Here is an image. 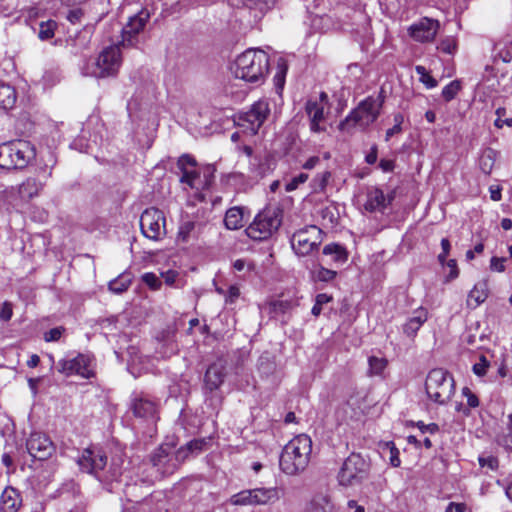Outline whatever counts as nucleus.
Wrapping results in <instances>:
<instances>
[{
  "mask_svg": "<svg viewBox=\"0 0 512 512\" xmlns=\"http://www.w3.org/2000/svg\"><path fill=\"white\" fill-rule=\"evenodd\" d=\"M268 71V54L253 48L247 49L236 58L233 69L236 78L255 84L263 83Z\"/></svg>",
  "mask_w": 512,
  "mask_h": 512,
  "instance_id": "1",
  "label": "nucleus"
},
{
  "mask_svg": "<svg viewBox=\"0 0 512 512\" xmlns=\"http://www.w3.org/2000/svg\"><path fill=\"white\" fill-rule=\"evenodd\" d=\"M186 458L187 453L185 449H179L174 453L171 447L160 446L151 456L150 462L152 467L149 473L144 474L147 464L138 467V470L141 471L140 482L152 484L157 479L172 474Z\"/></svg>",
  "mask_w": 512,
  "mask_h": 512,
  "instance_id": "2",
  "label": "nucleus"
},
{
  "mask_svg": "<svg viewBox=\"0 0 512 512\" xmlns=\"http://www.w3.org/2000/svg\"><path fill=\"white\" fill-rule=\"evenodd\" d=\"M312 440L300 434L290 440L280 456V468L287 475H296L306 469L310 461Z\"/></svg>",
  "mask_w": 512,
  "mask_h": 512,
  "instance_id": "3",
  "label": "nucleus"
},
{
  "mask_svg": "<svg viewBox=\"0 0 512 512\" xmlns=\"http://www.w3.org/2000/svg\"><path fill=\"white\" fill-rule=\"evenodd\" d=\"M130 462L126 463L122 454H115L112 456L109 465H107L102 471L101 476H98V480L101 483L112 485L113 483H123L125 486L124 492L126 496H131L130 490L140 482V470L134 473L128 469Z\"/></svg>",
  "mask_w": 512,
  "mask_h": 512,
  "instance_id": "4",
  "label": "nucleus"
},
{
  "mask_svg": "<svg viewBox=\"0 0 512 512\" xmlns=\"http://www.w3.org/2000/svg\"><path fill=\"white\" fill-rule=\"evenodd\" d=\"M35 157V147L29 141L13 140L0 144V168L23 169Z\"/></svg>",
  "mask_w": 512,
  "mask_h": 512,
  "instance_id": "5",
  "label": "nucleus"
},
{
  "mask_svg": "<svg viewBox=\"0 0 512 512\" xmlns=\"http://www.w3.org/2000/svg\"><path fill=\"white\" fill-rule=\"evenodd\" d=\"M425 390L431 401L444 405L454 395V379L448 371L442 368L432 369L426 377Z\"/></svg>",
  "mask_w": 512,
  "mask_h": 512,
  "instance_id": "6",
  "label": "nucleus"
},
{
  "mask_svg": "<svg viewBox=\"0 0 512 512\" xmlns=\"http://www.w3.org/2000/svg\"><path fill=\"white\" fill-rule=\"evenodd\" d=\"M281 223V210L276 207H267L256 215L254 221L247 227L246 233L253 240H265L278 230Z\"/></svg>",
  "mask_w": 512,
  "mask_h": 512,
  "instance_id": "7",
  "label": "nucleus"
},
{
  "mask_svg": "<svg viewBox=\"0 0 512 512\" xmlns=\"http://www.w3.org/2000/svg\"><path fill=\"white\" fill-rule=\"evenodd\" d=\"M380 111L366 98L354 108L339 124V129L350 132L353 128L366 129L373 124Z\"/></svg>",
  "mask_w": 512,
  "mask_h": 512,
  "instance_id": "8",
  "label": "nucleus"
},
{
  "mask_svg": "<svg viewBox=\"0 0 512 512\" xmlns=\"http://www.w3.org/2000/svg\"><path fill=\"white\" fill-rule=\"evenodd\" d=\"M280 499V490L277 487H259L242 490L229 499L234 506H260L274 503Z\"/></svg>",
  "mask_w": 512,
  "mask_h": 512,
  "instance_id": "9",
  "label": "nucleus"
},
{
  "mask_svg": "<svg viewBox=\"0 0 512 512\" xmlns=\"http://www.w3.org/2000/svg\"><path fill=\"white\" fill-rule=\"evenodd\" d=\"M369 464L357 453H352L344 461L338 473V482L341 486H354L361 483L368 476Z\"/></svg>",
  "mask_w": 512,
  "mask_h": 512,
  "instance_id": "10",
  "label": "nucleus"
},
{
  "mask_svg": "<svg viewBox=\"0 0 512 512\" xmlns=\"http://www.w3.org/2000/svg\"><path fill=\"white\" fill-rule=\"evenodd\" d=\"M270 114L269 104L265 100L254 103L246 112L237 116L236 124L243 132L255 135Z\"/></svg>",
  "mask_w": 512,
  "mask_h": 512,
  "instance_id": "11",
  "label": "nucleus"
},
{
  "mask_svg": "<svg viewBox=\"0 0 512 512\" xmlns=\"http://www.w3.org/2000/svg\"><path fill=\"white\" fill-rule=\"evenodd\" d=\"M322 243V230L315 225L296 231L291 237V246L299 256H306L318 249Z\"/></svg>",
  "mask_w": 512,
  "mask_h": 512,
  "instance_id": "12",
  "label": "nucleus"
},
{
  "mask_svg": "<svg viewBox=\"0 0 512 512\" xmlns=\"http://www.w3.org/2000/svg\"><path fill=\"white\" fill-rule=\"evenodd\" d=\"M121 61L119 45L109 46L99 54L90 74L96 78L113 76L118 72Z\"/></svg>",
  "mask_w": 512,
  "mask_h": 512,
  "instance_id": "13",
  "label": "nucleus"
},
{
  "mask_svg": "<svg viewBox=\"0 0 512 512\" xmlns=\"http://www.w3.org/2000/svg\"><path fill=\"white\" fill-rule=\"evenodd\" d=\"M166 219L162 211L156 208L146 209L140 217L143 235L151 240H159L166 235Z\"/></svg>",
  "mask_w": 512,
  "mask_h": 512,
  "instance_id": "14",
  "label": "nucleus"
},
{
  "mask_svg": "<svg viewBox=\"0 0 512 512\" xmlns=\"http://www.w3.org/2000/svg\"><path fill=\"white\" fill-rule=\"evenodd\" d=\"M91 363L89 355L79 353L76 356H67L59 360L56 368L65 376L79 375L88 379L94 375Z\"/></svg>",
  "mask_w": 512,
  "mask_h": 512,
  "instance_id": "15",
  "label": "nucleus"
},
{
  "mask_svg": "<svg viewBox=\"0 0 512 512\" xmlns=\"http://www.w3.org/2000/svg\"><path fill=\"white\" fill-rule=\"evenodd\" d=\"M77 464L82 472L91 474L98 479L107 466V457L100 448L88 447L78 457Z\"/></svg>",
  "mask_w": 512,
  "mask_h": 512,
  "instance_id": "16",
  "label": "nucleus"
},
{
  "mask_svg": "<svg viewBox=\"0 0 512 512\" xmlns=\"http://www.w3.org/2000/svg\"><path fill=\"white\" fill-rule=\"evenodd\" d=\"M150 19V12L142 9L137 14L129 17L127 24L121 29L122 46H135L138 42L137 35L143 31L146 23Z\"/></svg>",
  "mask_w": 512,
  "mask_h": 512,
  "instance_id": "17",
  "label": "nucleus"
},
{
  "mask_svg": "<svg viewBox=\"0 0 512 512\" xmlns=\"http://www.w3.org/2000/svg\"><path fill=\"white\" fill-rule=\"evenodd\" d=\"M26 448L28 453L37 460H46L55 452V446L50 438L43 433H31L27 439Z\"/></svg>",
  "mask_w": 512,
  "mask_h": 512,
  "instance_id": "18",
  "label": "nucleus"
},
{
  "mask_svg": "<svg viewBox=\"0 0 512 512\" xmlns=\"http://www.w3.org/2000/svg\"><path fill=\"white\" fill-rule=\"evenodd\" d=\"M196 165L195 158L189 154L182 155L177 162V167L181 171L180 181L190 188L199 190L201 187L200 172L196 170Z\"/></svg>",
  "mask_w": 512,
  "mask_h": 512,
  "instance_id": "19",
  "label": "nucleus"
},
{
  "mask_svg": "<svg viewBox=\"0 0 512 512\" xmlns=\"http://www.w3.org/2000/svg\"><path fill=\"white\" fill-rule=\"evenodd\" d=\"M439 29V22L430 18H422L409 28V35L417 42L433 41Z\"/></svg>",
  "mask_w": 512,
  "mask_h": 512,
  "instance_id": "20",
  "label": "nucleus"
},
{
  "mask_svg": "<svg viewBox=\"0 0 512 512\" xmlns=\"http://www.w3.org/2000/svg\"><path fill=\"white\" fill-rule=\"evenodd\" d=\"M325 105L323 103H316L312 99L306 103V113L310 119V130L314 133L325 131V126L322 124L325 121Z\"/></svg>",
  "mask_w": 512,
  "mask_h": 512,
  "instance_id": "21",
  "label": "nucleus"
},
{
  "mask_svg": "<svg viewBox=\"0 0 512 512\" xmlns=\"http://www.w3.org/2000/svg\"><path fill=\"white\" fill-rule=\"evenodd\" d=\"M364 204L365 210L369 212H383L384 209L393 200V195L385 196L384 192L378 187L368 189Z\"/></svg>",
  "mask_w": 512,
  "mask_h": 512,
  "instance_id": "22",
  "label": "nucleus"
},
{
  "mask_svg": "<svg viewBox=\"0 0 512 512\" xmlns=\"http://www.w3.org/2000/svg\"><path fill=\"white\" fill-rule=\"evenodd\" d=\"M131 407L134 415L140 418H153L157 412L156 402L145 394L136 396Z\"/></svg>",
  "mask_w": 512,
  "mask_h": 512,
  "instance_id": "23",
  "label": "nucleus"
},
{
  "mask_svg": "<svg viewBox=\"0 0 512 512\" xmlns=\"http://www.w3.org/2000/svg\"><path fill=\"white\" fill-rule=\"evenodd\" d=\"M22 505L20 492L6 487L0 496V512H17Z\"/></svg>",
  "mask_w": 512,
  "mask_h": 512,
  "instance_id": "24",
  "label": "nucleus"
},
{
  "mask_svg": "<svg viewBox=\"0 0 512 512\" xmlns=\"http://www.w3.org/2000/svg\"><path fill=\"white\" fill-rule=\"evenodd\" d=\"M428 319V312L423 307L417 308L403 325V333L407 337H415L418 330Z\"/></svg>",
  "mask_w": 512,
  "mask_h": 512,
  "instance_id": "25",
  "label": "nucleus"
},
{
  "mask_svg": "<svg viewBox=\"0 0 512 512\" xmlns=\"http://www.w3.org/2000/svg\"><path fill=\"white\" fill-rule=\"evenodd\" d=\"M20 196L25 203H27L32 198L39 195L40 191L44 187V183L34 177H28L22 184L19 186Z\"/></svg>",
  "mask_w": 512,
  "mask_h": 512,
  "instance_id": "26",
  "label": "nucleus"
},
{
  "mask_svg": "<svg viewBox=\"0 0 512 512\" xmlns=\"http://www.w3.org/2000/svg\"><path fill=\"white\" fill-rule=\"evenodd\" d=\"M224 368L218 364H212L205 373V384L210 390L217 389L224 381Z\"/></svg>",
  "mask_w": 512,
  "mask_h": 512,
  "instance_id": "27",
  "label": "nucleus"
},
{
  "mask_svg": "<svg viewBox=\"0 0 512 512\" xmlns=\"http://www.w3.org/2000/svg\"><path fill=\"white\" fill-rule=\"evenodd\" d=\"M224 224L229 230H237L244 226V210L242 207H232L227 210Z\"/></svg>",
  "mask_w": 512,
  "mask_h": 512,
  "instance_id": "28",
  "label": "nucleus"
},
{
  "mask_svg": "<svg viewBox=\"0 0 512 512\" xmlns=\"http://www.w3.org/2000/svg\"><path fill=\"white\" fill-rule=\"evenodd\" d=\"M0 201L5 205L12 208H19L24 202L22 196H20V190L18 186H10L0 191Z\"/></svg>",
  "mask_w": 512,
  "mask_h": 512,
  "instance_id": "29",
  "label": "nucleus"
},
{
  "mask_svg": "<svg viewBox=\"0 0 512 512\" xmlns=\"http://www.w3.org/2000/svg\"><path fill=\"white\" fill-rule=\"evenodd\" d=\"M203 225L194 221H183L179 227L178 239L182 242H188L190 239H195L201 233Z\"/></svg>",
  "mask_w": 512,
  "mask_h": 512,
  "instance_id": "30",
  "label": "nucleus"
},
{
  "mask_svg": "<svg viewBox=\"0 0 512 512\" xmlns=\"http://www.w3.org/2000/svg\"><path fill=\"white\" fill-rule=\"evenodd\" d=\"M17 100L15 88L0 81V108L7 111L14 107Z\"/></svg>",
  "mask_w": 512,
  "mask_h": 512,
  "instance_id": "31",
  "label": "nucleus"
},
{
  "mask_svg": "<svg viewBox=\"0 0 512 512\" xmlns=\"http://www.w3.org/2000/svg\"><path fill=\"white\" fill-rule=\"evenodd\" d=\"M334 505L331 502L329 495L316 494L308 505V512H332Z\"/></svg>",
  "mask_w": 512,
  "mask_h": 512,
  "instance_id": "32",
  "label": "nucleus"
},
{
  "mask_svg": "<svg viewBox=\"0 0 512 512\" xmlns=\"http://www.w3.org/2000/svg\"><path fill=\"white\" fill-rule=\"evenodd\" d=\"M132 279L133 276L131 272L125 271L117 278L111 280L108 284V288L113 293L121 294L129 288L132 283Z\"/></svg>",
  "mask_w": 512,
  "mask_h": 512,
  "instance_id": "33",
  "label": "nucleus"
},
{
  "mask_svg": "<svg viewBox=\"0 0 512 512\" xmlns=\"http://www.w3.org/2000/svg\"><path fill=\"white\" fill-rule=\"evenodd\" d=\"M332 174L330 171L326 170L321 173H318L310 182V187L313 193H324L326 191V187L330 182Z\"/></svg>",
  "mask_w": 512,
  "mask_h": 512,
  "instance_id": "34",
  "label": "nucleus"
},
{
  "mask_svg": "<svg viewBox=\"0 0 512 512\" xmlns=\"http://www.w3.org/2000/svg\"><path fill=\"white\" fill-rule=\"evenodd\" d=\"M487 298L486 284L475 285L468 295L467 303L469 306L477 307Z\"/></svg>",
  "mask_w": 512,
  "mask_h": 512,
  "instance_id": "35",
  "label": "nucleus"
},
{
  "mask_svg": "<svg viewBox=\"0 0 512 512\" xmlns=\"http://www.w3.org/2000/svg\"><path fill=\"white\" fill-rule=\"evenodd\" d=\"M323 254L331 255L336 263L346 262L348 255L345 248L339 244H328L323 248Z\"/></svg>",
  "mask_w": 512,
  "mask_h": 512,
  "instance_id": "36",
  "label": "nucleus"
},
{
  "mask_svg": "<svg viewBox=\"0 0 512 512\" xmlns=\"http://www.w3.org/2000/svg\"><path fill=\"white\" fill-rule=\"evenodd\" d=\"M288 70V63L283 57H279L276 65V72L273 77L274 84L277 89H283L285 78Z\"/></svg>",
  "mask_w": 512,
  "mask_h": 512,
  "instance_id": "37",
  "label": "nucleus"
},
{
  "mask_svg": "<svg viewBox=\"0 0 512 512\" xmlns=\"http://www.w3.org/2000/svg\"><path fill=\"white\" fill-rule=\"evenodd\" d=\"M495 162V151L493 149H486L480 159H479V166L482 172L485 174H490L493 168Z\"/></svg>",
  "mask_w": 512,
  "mask_h": 512,
  "instance_id": "38",
  "label": "nucleus"
},
{
  "mask_svg": "<svg viewBox=\"0 0 512 512\" xmlns=\"http://www.w3.org/2000/svg\"><path fill=\"white\" fill-rule=\"evenodd\" d=\"M57 23L54 20L43 21L39 25L38 37L41 40H49L54 36Z\"/></svg>",
  "mask_w": 512,
  "mask_h": 512,
  "instance_id": "39",
  "label": "nucleus"
},
{
  "mask_svg": "<svg viewBox=\"0 0 512 512\" xmlns=\"http://www.w3.org/2000/svg\"><path fill=\"white\" fill-rule=\"evenodd\" d=\"M415 71L417 75H419L420 82L423 83L428 89L435 88L438 85L437 80L430 75L424 66L417 65L415 67Z\"/></svg>",
  "mask_w": 512,
  "mask_h": 512,
  "instance_id": "40",
  "label": "nucleus"
},
{
  "mask_svg": "<svg viewBox=\"0 0 512 512\" xmlns=\"http://www.w3.org/2000/svg\"><path fill=\"white\" fill-rule=\"evenodd\" d=\"M461 90V82L453 80L442 89V97L446 102L453 100Z\"/></svg>",
  "mask_w": 512,
  "mask_h": 512,
  "instance_id": "41",
  "label": "nucleus"
},
{
  "mask_svg": "<svg viewBox=\"0 0 512 512\" xmlns=\"http://www.w3.org/2000/svg\"><path fill=\"white\" fill-rule=\"evenodd\" d=\"M368 363L370 375H380L387 366V360L385 358L375 356L369 357Z\"/></svg>",
  "mask_w": 512,
  "mask_h": 512,
  "instance_id": "42",
  "label": "nucleus"
},
{
  "mask_svg": "<svg viewBox=\"0 0 512 512\" xmlns=\"http://www.w3.org/2000/svg\"><path fill=\"white\" fill-rule=\"evenodd\" d=\"M59 493L64 499L75 497L80 493L79 485L72 480L65 482L59 489Z\"/></svg>",
  "mask_w": 512,
  "mask_h": 512,
  "instance_id": "43",
  "label": "nucleus"
},
{
  "mask_svg": "<svg viewBox=\"0 0 512 512\" xmlns=\"http://www.w3.org/2000/svg\"><path fill=\"white\" fill-rule=\"evenodd\" d=\"M330 301H332L331 295H328L326 293L317 294L315 297V303L312 307L311 313L315 317H318L322 312L323 305L329 303Z\"/></svg>",
  "mask_w": 512,
  "mask_h": 512,
  "instance_id": "44",
  "label": "nucleus"
},
{
  "mask_svg": "<svg viewBox=\"0 0 512 512\" xmlns=\"http://www.w3.org/2000/svg\"><path fill=\"white\" fill-rule=\"evenodd\" d=\"M437 49L445 54H454L457 49L456 39L451 36L443 38L437 46Z\"/></svg>",
  "mask_w": 512,
  "mask_h": 512,
  "instance_id": "45",
  "label": "nucleus"
},
{
  "mask_svg": "<svg viewBox=\"0 0 512 512\" xmlns=\"http://www.w3.org/2000/svg\"><path fill=\"white\" fill-rule=\"evenodd\" d=\"M214 172L215 169L212 165H207L202 169V172L200 173V189H205L210 186L214 178Z\"/></svg>",
  "mask_w": 512,
  "mask_h": 512,
  "instance_id": "46",
  "label": "nucleus"
},
{
  "mask_svg": "<svg viewBox=\"0 0 512 512\" xmlns=\"http://www.w3.org/2000/svg\"><path fill=\"white\" fill-rule=\"evenodd\" d=\"M276 0H244V4L249 8H255L259 11H265L270 9Z\"/></svg>",
  "mask_w": 512,
  "mask_h": 512,
  "instance_id": "47",
  "label": "nucleus"
},
{
  "mask_svg": "<svg viewBox=\"0 0 512 512\" xmlns=\"http://www.w3.org/2000/svg\"><path fill=\"white\" fill-rule=\"evenodd\" d=\"M142 281L152 290H159L162 282L160 278L152 272H147L142 275Z\"/></svg>",
  "mask_w": 512,
  "mask_h": 512,
  "instance_id": "48",
  "label": "nucleus"
},
{
  "mask_svg": "<svg viewBox=\"0 0 512 512\" xmlns=\"http://www.w3.org/2000/svg\"><path fill=\"white\" fill-rule=\"evenodd\" d=\"M478 461L482 468L487 467L492 471L497 470L499 467L498 458L493 455H480Z\"/></svg>",
  "mask_w": 512,
  "mask_h": 512,
  "instance_id": "49",
  "label": "nucleus"
},
{
  "mask_svg": "<svg viewBox=\"0 0 512 512\" xmlns=\"http://www.w3.org/2000/svg\"><path fill=\"white\" fill-rule=\"evenodd\" d=\"M293 302L289 300H276L271 303V310L275 314H285L292 309Z\"/></svg>",
  "mask_w": 512,
  "mask_h": 512,
  "instance_id": "50",
  "label": "nucleus"
},
{
  "mask_svg": "<svg viewBox=\"0 0 512 512\" xmlns=\"http://www.w3.org/2000/svg\"><path fill=\"white\" fill-rule=\"evenodd\" d=\"M70 147L84 153H91L93 151L92 142L84 141L83 137L74 139Z\"/></svg>",
  "mask_w": 512,
  "mask_h": 512,
  "instance_id": "51",
  "label": "nucleus"
},
{
  "mask_svg": "<svg viewBox=\"0 0 512 512\" xmlns=\"http://www.w3.org/2000/svg\"><path fill=\"white\" fill-rule=\"evenodd\" d=\"M336 272L324 267H321L317 272L314 274V278L317 281L321 282H330L336 277Z\"/></svg>",
  "mask_w": 512,
  "mask_h": 512,
  "instance_id": "52",
  "label": "nucleus"
},
{
  "mask_svg": "<svg viewBox=\"0 0 512 512\" xmlns=\"http://www.w3.org/2000/svg\"><path fill=\"white\" fill-rule=\"evenodd\" d=\"M489 365L490 363L487 358L484 355H481L479 361L473 365V372L477 376L482 377L486 375Z\"/></svg>",
  "mask_w": 512,
  "mask_h": 512,
  "instance_id": "53",
  "label": "nucleus"
},
{
  "mask_svg": "<svg viewBox=\"0 0 512 512\" xmlns=\"http://www.w3.org/2000/svg\"><path fill=\"white\" fill-rule=\"evenodd\" d=\"M308 180V174L300 173L297 176L293 177L287 184L286 190L293 191L298 188L300 184L305 183Z\"/></svg>",
  "mask_w": 512,
  "mask_h": 512,
  "instance_id": "54",
  "label": "nucleus"
},
{
  "mask_svg": "<svg viewBox=\"0 0 512 512\" xmlns=\"http://www.w3.org/2000/svg\"><path fill=\"white\" fill-rule=\"evenodd\" d=\"M462 394L467 399V408H477L480 404L476 394H474L468 387L462 389Z\"/></svg>",
  "mask_w": 512,
  "mask_h": 512,
  "instance_id": "55",
  "label": "nucleus"
},
{
  "mask_svg": "<svg viewBox=\"0 0 512 512\" xmlns=\"http://www.w3.org/2000/svg\"><path fill=\"white\" fill-rule=\"evenodd\" d=\"M205 443L206 442L204 439H195V440L190 441L189 443L186 444L185 447H181L180 449H185L186 453L188 455L189 453L202 451Z\"/></svg>",
  "mask_w": 512,
  "mask_h": 512,
  "instance_id": "56",
  "label": "nucleus"
},
{
  "mask_svg": "<svg viewBox=\"0 0 512 512\" xmlns=\"http://www.w3.org/2000/svg\"><path fill=\"white\" fill-rule=\"evenodd\" d=\"M386 94L383 87H381L380 91L376 96H368L367 99L376 107L380 112L382 106L385 102Z\"/></svg>",
  "mask_w": 512,
  "mask_h": 512,
  "instance_id": "57",
  "label": "nucleus"
},
{
  "mask_svg": "<svg viewBox=\"0 0 512 512\" xmlns=\"http://www.w3.org/2000/svg\"><path fill=\"white\" fill-rule=\"evenodd\" d=\"M64 331L63 327H55L44 333V340L46 342H53L60 339Z\"/></svg>",
  "mask_w": 512,
  "mask_h": 512,
  "instance_id": "58",
  "label": "nucleus"
},
{
  "mask_svg": "<svg viewBox=\"0 0 512 512\" xmlns=\"http://www.w3.org/2000/svg\"><path fill=\"white\" fill-rule=\"evenodd\" d=\"M84 13L81 8H74L69 10L66 18L72 24H77L81 22Z\"/></svg>",
  "mask_w": 512,
  "mask_h": 512,
  "instance_id": "59",
  "label": "nucleus"
},
{
  "mask_svg": "<svg viewBox=\"0 0 512 512\" xmlns=\"http://www.w3.org/2000/svg\"><path fill=\"white\" fill-rule=\"evenodd\" d=\"M505 261L506 258L502 257H492L490 260V269L495 272H504L505 271Z\"/></svg>",
  "mask_w": 512,
  "mask_h": 512,
  "instance_id": "60",
  "label": "nucleus"
},
{
  "mask_svg": "<svg viewBox=\"0 0 512 512\" xmlns=\"http://www.w3.org/2000/svg\"><path fill=\"white\" fill-rule=\"evenodd\" d=\"M416 426L422 433L435 434L439 431V426L436 423L425 424L422 421H418Z\"/></svg>",
  "mask_w": 512,
  "mask_h": 512,
  "instance_id": "61",
  "label": "nucleus"
},
{
  "mask_svg": "<svg viewBox=\"0 0 512 512\" xmlns=\"http://www.w3.org/2000/svg\"><path fill=\"white\" fill-rule=\"evenodd\" d=\"M13 315L12 304L8 301L4 302L0 311V319L2 321H9Z\"/></svg>",
  "mask_w": 512,
  "mask_h": 512,
  "instance_id": "62",
  "label": "nucleus"
},
{
  "mask_svg": "<svg viewBox=\"0 0 512 512\" xmlns=\"http://www.w3.org/2000/svg\"><path fill=\"white\" fill-rule=\"evenodd\" d=\"M389 461H390L391 466H393V467H399L401 464V460L399 457V450L394 446L393 443H391V447H390Z\"/></svg>",
  "mask_w": 512,
  "mask_h": 512,
  "instance_id": "63",
  "label": "nucleus"
},
{
  "mask_svg": "<svg viewBox=\"0 0 512 512\" xmlns=\"http://www.w3.org/2000/svg\"><path fill=\"white\" fill-rule=\"evenodd\" d=\"M498 443L508 450H512V433L508 431L507 434L499 436Z\"/></svg>",
  "mask_w": 512,
  "mask_h": 512,
  "instance_id": "64",
  "label": "nucleus"
}]
</instances>
